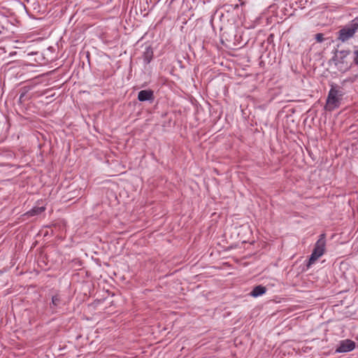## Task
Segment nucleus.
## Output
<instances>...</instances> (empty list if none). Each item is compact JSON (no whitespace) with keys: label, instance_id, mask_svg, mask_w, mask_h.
Listing matches in <instances>:
<instances>
[{"label":"nucleus","instance_id":"obj_1","mask_svg":"<svg viewBox=\"0 0 358 358\" xmlns=\"http://www.w3.org/2000/svg\"><path fill=\"white\" fill-rule=\"evenodd\" d=\"M343 96V92L341 87L336 85H332L329 92L324 109L332 111L338 108Z\"/></svg>","mask_w":358,"mask_h":358},{"label":"nucleus","instance_id":"obj_9","mask_svg":"<svg viewBox=\"0 0 358 358\" xmlns=\"http://www.w3.org/2000/svg\"><path fill=\"white\" fill-rule=\"evenodd\" d=\"M266 292V287L263 285H257L253 288V289L250 292V295L253 297H258L259 296L263 295Z\"/></svg>","mask_w":358,"mask_h":358},{"label":"nucleus","instance_id":"obj_8","mask_svg":"<svg viewBox=\"0 0 358 358\" xmlns=\"http://www.w3.org/2000/svg\"><path fill=\"white\" fill-rule=\"evenodd\" d=\"M152 58H153L152 48L150 46H148L145 48V50L143 54V62L147 65V64H150V62H151Z\"/></svg>","mask_w":358,"mask_h":358},{"label":"nucleus","instance_id":"obj_10","mask_svg":"<svg viewBox=\"0 0 358 358\" xmlns=\"http://www.w3.org/2000/svg\"><path fill=\"white\" fill-rule=\"evenodd\" d=\"M45 210V208L44 206L41 207H34L30 210H29L27 214L29 216H34L37 215H40Z\"/></svg>","mask_w":358,"mask_h":358},{"label":"nucleus","instance_id":"obj_7","mask_svg":"<svg viewBox=\"0 0 358 358\" xmlns=\"http://www.w3.org/2000/svg\"><path fill=\"white\" fill-rule=\"evenodd\" d=\"M63 304V300L62 296L57 293L52 296V301L50 303V308L52 313H57V310L62 307Z\"/></svg>","mask_w":358,"mask_h":358},{"label":"nucleus","instance_id":"obj_5","mask_svg":"<svg viewBox=\"0 0 358 358\" xmlns=\"http://www.w3.org/2000/svg\"><path fill=\"white\" fill-rule=\"evenodd\" d=\"M356 348V343L355 341L350 339L342 340L339 342L335 352L336 353H345L351 352Z\"/></svg>","mask_w":358,"mask_h":358},{"label":"nucleus","instance_id":"obj_11","mask_svg":"<svg viewBox=\"0 0 358 358\" xmlns=\"http://www.w3.org/2000/svg\"><path fill=\"white\" fill-rule=\"evenodd\" d=\"M315 39L317 42L322 43L324 41V35L321 33L317 34L315 35Z\"/></svg>","mask_w":358,"mask_h":358},{"label":"nucleus","instance_id":"obj_12","mask_svg":"<svg viewBox=\"0 0 358 358\" xmlns=\"http://www.w3.org/2000/svg\"><path fill=\"white\" fill-rule=\"evenodd\" d=\"M354 62L358 66V50L354 52Z\"/></svg>","mask_w":358,"mask_h":358},{"label":"nucleus","instance_id":"obj_6","mask_svg":"<svg viewBox=\"0 0 358 358\" xmlns=\"http://www.w3.org/2000/svg\"><path fill=\"white\" fill-rule=\"evenodd\" d=\"M155 99L154 92L151 90H141L138 93V100L139 101L152 102Z\"/></svg>","mask_w":358,"mask_h":358},{"label":"nucleus","instance_id":"obj_3","mask_svg":"<svg viewBox=\"0 0 358 358\" xmlns=\"http://www.w3.org/2000/svg\"><path fill=\"white\" fill-rule=\"evenodd\" d=\"M326 248V234H322L320 235L318 240L316 241L314 249L310 255L308 260V266L314 264L320 257H322Z\"/></svg>","mask_w":358,"mask_h":358},{"label":"nucleus","instance_id":"obj_13","mask_svg":"<svg viewBox=\"0 0 358 358\" xmlns=\"http://www.w3.org/2000/svg\"><path fill=\"white\" fill-rule=\"evenodd\" d=\"M238 1L240 2L241 6H243L245 4V1L243 0H238Z\"/></svg>","mask_w":358,"mask_h":358},{"label":"nucleus","instance_id":"obj_2","mask_svg":"<svg viewBox=\"0 0 358 358\" xmlns=\"http://www.w3.org/2000/svg\"><path fill=\"white\" fill-rule=\"evenodd\" d=\"M350 54V50L336 51L334 57L331 59L339 71L344 73L351 68L352 64L348 59Z\"/></svg>","mask_w":358,"mask_h":358},{"label":"nucleus","instance_id":"obj_4","mask_svg":"<svg viewBox=\"0 0 358 358\" xmlns=\"http://www.w3.org/2000/svg\"><path fill=\"white\" fill-rule=\"evenodd\" d=\"M357 30L358 17H356L338 31V39L342 42H345L352 38Z\"/></svg>","mask_w":358,"mask_h":358},{"label":"nucleus","instance_id":"obj_14","mask_svg":"<svg viewBox=\"0 0 358 358\" xmlns=\"http://www.w3.org/2000/svg\"><path fill=\"white\" fill-rule=\"evenodd\" d=\"M238 4H236L235 5V8H238Z\"/></svg>","mask_w":358,"mask_h":358}]
</instances>
